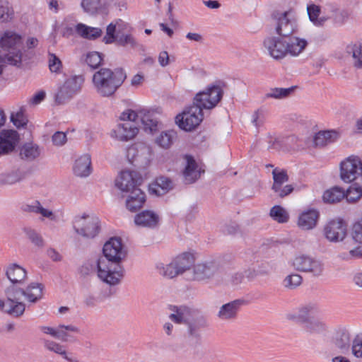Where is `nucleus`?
Here are the masks:
<instances>
[{
  "instance_id": "49530a36",
  "label": "nucleus",
  "mask_w": 362,
  "mask_h": 362,
  "mask_svg": "<svg viewBox=\"0 0 362 362\" xmlns=\"http://www.w3.org/2000/svg\"><path fill=\"white\" fill-rule=\"evenodd\" d=\"M40 154L39 148L37 145L28 143L24 144L20 151V156L22 159L26 160H33Z\"/></svg>"
},
{
  "instance_id": "a878e982",
  "label": "nucleus",
  "mask_w": 362,
  "mask_h": 362,
  "mask_svg": "<svg viewBox=\"0 0 362 362\" xmlns=\"http://www.w3.org/2000/svg\"><path fill=\"white\" fill-rule=\"evenodd\" d=\"M319 216V212L315 209L304 211L298 216L297 226L303 230H312L316 226Z\"/></svg>"
},
{
  "instance_id": "aec40b11",
  "label": "nucleus",
  "mask_w": 362,
  "mask_h": 362,
  "mask_svg": "<svg viewBox=\"0 0 362 362\" xmlns=\"http://www.w3.org/2000/svg\"><path fill=\"white\" fill-rule=\"evenodd\" d=\"M332 341L341 353H348L352 341L349 329L346 327L337 328L332 337Z\"/></svg>"
},
{
  "instance_id": "f3484780",
  "label": "nucleus",
  "mask_w": 362,
  "mask_h": 362,
  "mask_svg": "<svg viewBox=\"0 0 362 362\" xmlns=\"http://www.w3.org/2000/svg\"><path fill=\"white\" fill-rule=\"evenodd\" d=\"M151 156V149L144 144H137L127 149V157L129 162L134 165L147 164Z\"/></svg>"
},
{
  "instance_id": "c756f323",
  "label": "nucleus",
  "mask_w": 362,
  "mask_h": 362,
  "mask_svg": "<svg viewBox=\"0 0 362 362\" xmlns=\"http://www.w3.org/2000/svg\"><path fill=\"white\" fill-rule=\"evenodd\" d=\"M129 193L126 200V206L128 210L134 212L143 206L146 202V195L141 189H134Z\"/></svg>"
},
{
  "instance_id": "4c0bfd02",
  "label": "nucleus",
  "mask_w": 362,
  "mask_h": 362,
  "mask_svg": "<svg viewBox=\"0 0 362 362\" xmlns=\"http://www.w3.org/2000/svg\"><path fill=\"white\" fill-rule=\"evenodd\" d=\"M179 272L182 274L186 270H188L194 262V257L189 252H183L173 259Z\"/></svg>"
},
{
  "instance_id": "3c124183",
  "label": "nucleus",
  "mask_w": 362,
  "mask_h": 362,
  "mask_svg": "<svg viewBox=\"0 0 362 362\" xmlns=\"http://www.w3.org/2000/svg\"><path fill=\"white\" fill-rule=\"evenodd\" d=\"M102 54L98 52H90L85 57L86 64L93 69L99 68L103 62Z\"/></svg>"
},
{
  "instance_id": "9b49d317",
  "label": "nucleus",
  "mask_w": 362,
  "mask_h": 362,
  "mask_svg": "<svg viewBox=\"0 0 362 362\" xmlns=\"http://www.w3.org/2000/svg\"><path fill=\"white\" fill-rule=\"evenodd\" d=\"M203 118V110L193 103L182 114L177 115L175 122L180 129L189 132L197 127L202 122Z\"/></svg>"
},
{
  "instance_id": "8fccbe9b",
  "label": "nucleus",
  "mask_w": 362,
  "mask_h": 362,
  "mask_svg": "<svg viewBox=\"0 0 362 362\" xmlns=\"http://www.w3.org/2000/svg\"><path fill=\"white\" fill-rule=\"evenodd\" d=\"M115 42L122 47L130 45L132 48H135L138 46L136 39L131 34L123 33L115 35L112 43Z\"/></svg>"
},
{
  "instance_id": "20e7f679",
  "label": "nucleus",
  "mask_w": 362,
  "mask_h": 362,
  "mask_svg": "<svg viewBox=\"0 0 362 362\" xmlns=\"http://www.w3.org/2000/svg\"><path fill=\"white\" fill-rule=\"evenodd\" d=\"M127 78V74L123 69L100 68L95 71L92 77L93 88L96 93L104 98L115 95L118 88Z\"/></svg>"
},
{
  "instance_id": "9d476101",
  "label": "nucleus",
  "mask_w": 362,
  "mask_h": 362,
  "mask_svg": "<svg viewBox=\"0 0 362 362\" xmlns=\"http://www.w3.org/2000/svg\"><path fill=\"white\" fill-rule=\"evenodd\" d=\"M340 177L345 182L362 183V161L358 156H351L341 161Z\"/></svg>"
},
{
  "instance_id": "13d9d810",
  "label": "nucleus",
  "mask_w": 362,
  "mask_h": 362,
  "mask_svg": "<svg viewBox=\"0 0 362 362\" xmlns=\"http://www.w3.org/2000/svg\"><path fill=\"white\" fill-rule=\"evenodd\" d=\"M351 345L352 354L356 358H362V332L354 337Z\"/></svg>"
},
{
  "instance_id": "f03ea898",
  "label": "nucleus",
  "mask_w": 362,
  "mask_h": 362,
  "mask_svg": "<svg viewBox=\"0 0 362 362\" xmlns=\"http://www.w3.org/2000/svg\"><path fill=\"white\" fill-rule=\"evenodd\" d=\"M103 252L104 257L98 258L99 279L110 286L117 285L124 276L120 262L127 255L121 238H110L105 243Z\"/></svg>"
},
{
  "instance_id": "0eeeda50",
  "label": "nucleus",
  "mask_w": 362,
  "mask_h": 362,
  "mask_svg": "<svg viewBox=\"0 0 362 362\" xmlns=\"http://www.w3.org/2000/svg\"><path fill=\"white\" fill-rule=\"evenodd\" d=\"M272 28L280 37L294 38L293 35L298 30L296 19L291 11H274L272 15Z\"/></svg>"
},
{
  "instance_id": "c9c22d12",
  "label": "nucleus",
  "mask_w": 362,
  "mask_h": 362,
  "mask_svg": "<svg viewBox=\"0 0 362 362\" xmlns=\"http://www.w3.org/2000/svg\"><path fill=\"white\" fill-rule=\"evenodd\" d=\"M187 324L189 335L194 337H199L200 329L207 326L206 320L202 315H197L192 319L189 318Z\"/></svg>"
},
{
  "instance_id": "338daca9",
  "label": "nucleus",
  "mask_w": 362,
  "mask_h": 362,
  "mask_svg": "<svg viewBox=\"0 0 362 362\" xmlns=\"http://www.w3.org/2000/svg\"><path fill=\"white\" fill-rule=\"evenodd\" d=\"M252 122L256 127H261L264 123V119L259 110L254 112L252 116Z\"/></svg>"
},
{
  "instance_id": "774afa93",
  "label": "nucleus",
  "mask_w": 362,
  "mask_h": 362,
  "mask_svg": "<svg viewBox=\"0 0 362 362\" xmlns=\"http://www.w3.org/2000/svg\"><path fill=\"white\" fill-rule=\"evenodd\" d=\"M40 329L44 334H49L55 339L57 338L58 327L54 328L48 326H41L40 327Z\"/></svg>"
},
{
  "instance_id": "4d7b16f0",
  "label": "nucleus",
  "mask_w": 362,
  "mask_h": 362,
  "mask_svg": "<svg viewBox=\"0 0 362 362\" xmlns=\"http://www.w3.org/2000/svg\"><path fill=\"white\" fill-rule=\"evenodd\" d=\"M303 278L300 274H291L284 279V286L288 289H294L301 284Z\"/></svg>"
},
{
  "instance_id": "7ed1b4c3",
  "label": "nucleus",
  "mask_w": 362,
  "mask_h": 362,
  "mask_svg": "<svg viewBox=\"0 0 362 362\" xmlns=\"http://www.w3.org/2000/svg\"><path fill=\"white\" fill-rule=\"evenodd\" d=\"M263 46L270 57L276 60L284 59L287 55L297 57L308 46L303 38H286L280 36H269L263 41Z\"/></svg>"
},
{
  "instance_id": "864d4df0",
  "label": "nucleus",
  "mask_w": 362,
  "mask_h": 362,
  "mask_svg": "<svg viewBox=\"0 0 362 362\" xmlns=\"http://www.w3.org/2000/svg\"><path fill=\"white\" fill-rule=\"evenodd\" d=\"M11 120L17 128L25 127L28 122L25 115V108L21 107L16 113H11Z\"/></svg>"
},
{
  "instance_id": "052dcab7",
  "label": "nucleus",
  "mask_w": 362,
  "mask_h": 362,
  "mask_svg": "<svg viewBox=\"0 0 362 362\" xmlns=\"http://www.w3.org/2000/svg\"><path fill=\"white\" fill-rule=\"evenodd\" d=\"M362 197V188L360 186H351L345 194L346 200L350 202H355Z\"/></svg>"
},
{
  "instance_id": "bb28decb",
  "label": "nucleus",
  "mask_w": 362,
  "mask_h": 362,
  "mask_svg": "<svg viewBox=\"0 0 362 362\" xmlns=\"http://www.w3.org/2000/svg\"><path fill=\"white\" fill-rule=\"evenodd\" d=\"M21 209L24 212L40 214L43 218H47L51 221L56 220V216L53 211L44 208L38 200L23 204Z\"/></svg>"
},
{
  "instance_id": "58836bf2",
  "label": "nucleus",
  "mask_w": 362,
  "mask_h": 362,
  "mask_svg": "<svg viewBox=\"0 0 362 362\" xmlns=\"http://www.w3.org/2000/svg\"><path fill=\"white\" fill-rule=\"evenodd\" d=\"M345 197V192L343 189L334 187L326 190L322 196L323 201L329 204L339 202Z\"/></svg>"
},
{
  "instance_id": "c03bdc74",
  "label": "nucleus",
  "mask_w": 362,
  "mask_h": 362,
  "mask_svg": "<svg viewBox=\"0 0 362 362\" xmlns=\"http://www.w3.org/2000/svg\"><path fill=\"white\" fill-rule=\"evenodd\" d=\"M296 87L291 86L290 88H271L269 92L264 94L263 98L267 100L268 98L274 99H284L290 96L294 91Z\"/></svg>"
},
{
  "instance_id": "bf43d9fd",
  "label": "nucleus",
  "mask_w": 362,
  "mask_h": 362,
  "mask_svg": "<svg viewBox=\"0 0 362 362\" xmlns=\"http://www.w3.org/2000/svg\"><path fill=\"white\" fill-rule=\"evenodd\" d=\"M98 259L96 261H88L85 262L80 268V273L82 275H89L92 273L97 272L99 277V269L98 267Z\"/></svg>"
},
{
  "instance_id": "f257e3e1",
  "label": "nucleus",
  "mask_w": 362,
  "mask_h": 362,
  "mask_svg": "<svg viewBox=\"0 0 362 362\" xmlns=\"http://www.w3.org/2000/svg\"><path fill=\"white\" fill-rule=\"evenodd\" d=\"M6 276L11 285L5 291L6 300H0V309L12 316L19 317L25 309V304L19 301L21 297L24 296L30 303H36L42 297L44 286L41 284L31 283L25 290L20 288L18 286L25 280L27 273L16 264H10L6 268Z\"/></svg>"
},
{
  "instance_id": "37998d69",
  "label": "nucleus",
  "mask_w": 362,
  "mask_h": 362,
  "mask_svg": "<svg viewBox=\"0 0 362 362\" xmlns=\"http://www.w3.org/2000/svg\"><path fill=\"white\" fill-rule=\"evenodd\" d=\"M317 310V308L316 305L312 303L305 305L299 308V310L297 315L294 316V318L297 320V322L303 325L312 319L310 316L315 314Z\"/></svg>"
},
{
  "instance_id": "0e129e2a",
  "label": "nucleus",
  "mask_w": 362,
  "mask_h": 362,
  "mask_svg": "<svg viewBox=\"0 0 362 362\" xmlns=\"http://www.w3.org/2000/svg\"><path fill=\"white\" fill-rule=\"evenodd\" d=\"M49 68L52 72H58L62 68V62L54 54H49Z\"/></svg>"
},
{
  "instance_id": "a19ab883",
  "label": "nucleus",
  "mask_w": 362,
  "mask_h": 362,
  "mask_svg": "<svg viewBox=\"0 0 362 362\" xmlns=\"http://www.w3.org/2000/svg\"><path fill=\"white\" fill-rule=\"evenodd\" d=\"M174 313L170 315L169 318L177 324L187 323L191 317V310L185 306L174 307Z\"/></svg>"
},
{
  "instance_id": "a211bd4d",
  "label": "nucleus",
  "mask_w": 362,
  "mask_h": 362,
  "mask_svg": "<svg viewBox=\"0 0 362 362\" xmlns=\"http://www.w3.org/2000/svg\"><path fill=\"white\" fill-rule=\"evenodd\" d=\"M243 303V300L236 299L222 305L216 315L218 318L223 322L235 320Z\"/></svg>"
},
{
  "instance_id": "ea45409f",
  "label": "nucleus",
  "mask_w": 362,
  "mask_h": 362,
  "mask_svg": "<svg viewBox=\"0 0 362 362\" xmlns=\"http://www.w3.org/2000/svg\"><path fill=\"white\" fill-rule=\"evenodd\" d=\"M80 329L75 325H59L58 326L57 339L62 341H69L73 338L74 334H78Z\"/></svg>"
},
{
  "instance_id": "e2e57ef3",
  "label": "nucleus",
  "mask_w": 362,
  "mask_h": 362,
  "mask_svg": "<svg viewBox=\"0 0 362 362\" xmlns=\"http://www.w3.org/2000/svg\"><path fill=\"white\" fill-rule=\"evenodd\" d=\"M120 118L124 122H130L134 123V122L137 119H140V111L139 112H136L134 110H127V111L122 112Z\"/></svg>"
},
{
  "instance_id": "680f3d73",
  "label": "nucleus",
  "mask_w": 362,
  "mask_h": 362,
  "mask_svg": "<svg viewBox=\"0 0 362 362\" xmlns=\"http://www.w3.org/2000/svg\"><path fill=\"white\" fill-rule=\"evenodd\" d=\"M81 6L87 13H95L99 6V0H82Z\"/></svg>"
},
{
  "instance_id": "f8f14e48",
  "label": "nucleus",
  "mask_w": 362,
  "mask_h": 362,
  "mask_svg": "<svg viewBox=\"0 0 362 362\" xmlns=\"http://www.w3.org/2000/svg\"><path fill=\"white\" fill-rule=\"evenodd\" d=\"M292 266L296 271L309 273L315 277L321 276L324 271V264L320 260L303 254L295 257Z\"/></svg>"
},
{
  "instance_id": "a18cd8bd",
  "label": "nucleus",
  "mask_w": 362,
  "mask_h": 362,
  "mask_svg": "<svg viewBox=\"0 0 362 362\" xmlns=\"http://www.w3.org/2000/svg\"><path fill=\"white\" fill-rule=\"evenodd\" d=\"M177 138V133L174 130L163 132L156 139V143L163 148H168Z\"/></svg>"
},
{
  "instance_id": "5701e85b",
  "label": "nucleus",
  "mask_w": 362,
  "mask_h": 362,
  "mask_svg": "<svg viewBox=\"0 0 362 362\" xmlns=\"http://www.w3.org/2000/svg\"><path fill=\"white\" fill-rule=\"evenodd\" d=\"M129 28V24L123 20L116 19L113 21L107 26L106 34L103 38V42L105 44H112L115 35L123 34Z\"/></svg>"
},
{
  "instance_id": "2eb2a0df",
  "label": "nucleus",
  "mask_w": 362,
  "mask_h": 362,
  "mask_svg": "<svg viewBox=\"0 0 362 362\" xmlns=\"http://www.w3.org/2000/svg\"><path fill=\"white\" fill-rule=\"evenodd\" d=\"M274 183L272 187L275 196L284 198L293 191L291 185H285L288 181V175L286 170L275 168L272 171Z\"/></svg>"
},
{
  "instance_id": "69168bd1",
  "label": "nucleus",
  "mask_w": 362,
  "mask_h": 362,
  "mask_svg": "<svg viewBox=\"0 0 362 362\" xmlns=\"http://www.w3.org/2000/svg\"><path fill=\"white\" fill-rule=\"evenodd\" d=\"M52 142L56 146H62L66 142V135L62 132H57L52 138Z\"/></svg>"
},
{
  "instance_id": "412c9836",
  "label": "nucleus",
  "mask_w": 362,
  "mask_h": 362,
  "mask_svg": "<svg viewBox=\"0 0 362 362\" xmlns=\"http://www.w3.org/2000/svg\"><path fill=\"white\" fill-rule=\"evenodd\" d=\"M217 271L218 266L213 261L197 264L193 269V278L197 281L209 279L214 276Z\"/></svg>"
},
{
  "instance_id": "f704fd0d",
  "label": "nucleus",
  "mask_w": 362,
  "mask_h": 362,
  "mask_svg": "<svg viewBox=\"0 0 362 362\" xmlns=\"http://www.w3.org/2000/svg\"><path fill=\"white\" fill-rule=\"evenodd\" d=\"M173 187V182L165 177H160L156 179V183L150 186L149 191L158 196L167 193Z\"/></svg>"
},
{
  "instance_id": "de8ad7c7",
  "label": "nucleus",
  "mask_w": 362,
  "mask_h": 362,
  "mask_svg": "<svg viewBox=\"0 0 362 362\" xmlns=\"http://www.w3.org/2000/svg\"><path fill=\"white\" fill-rule=\"evenodd\" d=\"M157 269L160 275L168 279H173L181 274L173 260L166 265L162 264L158 265Z\"/></svg>"
},
{
  "instance_id": "7c9ffc66",
  "label": "nucleus",
  "mask_w": 362,
  "mask_h": 362,
  "mask_svg": "<svg viewBox=\"0 0 362 362\" xmlns=\"http://www.w3.org/2000/svg\"><path fill=\"white\" fill-rule=\"evenodd\" d=\"M187 165L183 172L185 182L192 184L199 179L201 175L200 170L194 158L190 156H186Z\"/></svg>"
},
{
  "instance_id": "cd10ccee",
  "label": "nucleus",
  "mask_w": 362,
  "mask_h": 362,
  "mask_svg": "<svg viewBox=\"0 0 362 362\" xmlns=\"http://www.w3.org/2000/svg\"><path fill=\"white\" fill-rule=\"evenodd\" d=\"M139 129L136 124L130 122H124L118 124L114 131L116 137L121 141L130 140L138 134Z\"/></svg>"
},
{
  "instance_id": "72a5a7b5",
  "label": "nucleus",
  "mask_w": 362,
  "mask_h": 362,
  "mask_svg": "<svg viewBox=\"0 0 362 362\" xmlns=\"http://www.w3.org/2000/svg\"><path fill=\"white\" fill-rule=\"evenodd\" d=\"M76 32L81 37L89 40H95L103 34L100 28L88 26L83 23H78L76 25Z\"/></svg>"
},
{
  "instance_id": "b1692460",
  "label": "nucleus",
  "mask_w": 362,
  "mask_h": 362,
  "mask_svg": "<svg viewBox=\"0 0 362 362\" xmlns=\"http://www.w3.org/2000/svg\"><path fill=\"white\" fill-rule=\"evenodd\" d=\"M346 57L356 69H362V43L351 42L345 49Z\"/></svg>"
},
{
  "instance_id": "6e6552de",
  "label": "nucleus",
  "mask_w": 362,
  "mask_h": 362,
  "mask_svg": "<svg viewBox=\"0 0 362 362\" xmlns=\"http://www.w3.org/2000/svg\"><path fill=\"white\" fill-rule=\"evenodd\" d=\"M73 228L77 234L84 238H93L100 233V221L98 217L86 214L76 216Z\"/></svg>"
},
{
  "instance_id": "5fc2aeb1",
  "label": "nucleus",
  "mask_w": 362,
  "mask_h": 362,
  "mask_svg": "<svg viewBox=\"0 0 362 362\" xmlns=\"http://www.w3.org/2000/svg\"><path fill=\"white\" fill-rule=\"evenodd\" d=\"M13 11L7 1L0 0V21L8 22L13 18Z\"/></svg>"
},
{
  "instance_id": "423d86ee",
  "label": "nucleus",
  "mask_w": 362,
  "mask_h": 362,
  "mask_svg": "<svg viewBox=\"0 0 362 362\" xmlns=\"http://www.w3.org/2000/svg\"><path fill=\"white\" fill-rule=\"evenodd\" d=\"M351 240H346L339 246L338 257L343 260L362 258V219L351 228Z\"/></svg>"
},
{
  "instance_id": "dca6fc26",
  "label": "nucleus",
  "mask_w": 362,
  "mask_h": 362,
  "mask_svg": "<svg viewBox=\"0 0 362 362\" xmlns=\"http://www.w3.org/2000/svg\"><path fill=\"white\" fill-rule=\"evenodd\" d=\"M141 177L134 171L124 170L120 173L115 180L116 187L122 192H129L134 189H139Z\"/></svg>"
},
{
  "instance_id": "393cba45",
  "label": "nucleus",
  "mask_w": 362,
  "mask_h": 362,
  "mask_svg": "<svg viewBox=\"0 0 362 362\" xmlns=\"http://www.w3.org/2000/svg\"><path fill=\"white\" fill-rule=\"evenodd\" d=\"M134 222L139 226L155 228L159 224L160 217L153 211L145 210L136 215Z\"/></svg>"
},
{
  "instance_id": "c85d7f7f",
  "label": "nucleus",
  "mask_w": 362,
  "mask_h": 362,
  "mask_svg": "<svg viewBox=\"0 0 362 362\" xmlns=\"http://www.w3.org/2000/svg\"><path fill=\"white\" fill-rule=\"evenodd\" d=\"M91 158L89 154H83L78 158L74 165V173L81 177H88L91 173Z\"/></svg>"
},
{
  "instance_id": "1a4fd4ad",
  "label": "nucleus",
  "mask_w": 362,
  "mask_h": 362,
  "mask_svg": "<svg viewBox=\"0 0 362 362\" xmlns=\"http://www.w3.org/2000/svg\"><path fill=\"white\" fill-rule=\"evenodd\" d=\"M223 95V88L219 85L212 84L204 90L197 93L193 103L202 110H211L221 100Z\"/></svg>"
},
{
  "instance_id": "6e6d98bb",
  "label": "nucleus",
  "mask_w": 362,
  "mask_h": 362,
  "mask_svg": "<svg viewBox=\"0 0 362 362\" xmlns=\"http://www.w3.org/2000/svg\"><path fill=\"white\" fill-rule=\"evenodd\" d=\"M24 232L28 238L37 247H42L44 246V240L42 237L36 230L30 228H25Z\"/></svg>"
},
{
  "instance_id": "2f4dec72",
  "label": "nucleus",
  "mask_w": 362,
  "mask_h": 362,
  "mask_svg": "<svg viewBox=\"0 0 362 362\" xmlns=\"http://www.w3.org/2000/svg\"><path fill=\"white\" fill-rule=\"evenodd\" d=\"M43 345L47 350L62 356L69 362H79L76 357L71 354H68L65 347L59 343L49 339H44Z\"/></svg>"
},
{
  "instance_id": "39448f33",
  "label": "nucleus",
  "mask_w": 362,
  "mask_h": 362,
  "mask_svg": "<svg viewBox=\"0 0 362 362\" xmlns=\"http://www.w3.org/2000/svg\"><path fill=\"white\" fill-rule=\"evenodd\" d=\"M21 37L15 32L7 30L0 38V75L5 63L20 66L23 56L19 47Z\"/></svg>"
},
{
  "instance_id": "09e8293b",
  "label": "nucleus",
  "mask_w": 362,
  "mask_h": 362,
  "mask_svg": "<svg viewBox=\"0 0 362 362\" xmlns=\"http://www.w3.org/2000/svg\"><path fill=\"white\" fill-rule=\"evenodd\" d=\"M270 216L278 223H286L289 219L287 211L281 206H273L269 212Z\"/></svg>"
},
{
  "instance_id": "e433bc0d",
  "label": "nucleus",
  "mask_w": 362,
  "mask_h": 362,
  "mask_svg": "<svg viewBox=\"0 0 362 362\" xmlns=\"http://www.w3.org/2000/svg\"><path fill=\"white\" fill-rule=\"evenodd\" d=\"M338 136V133L335 131L319 132L314 137V144L318 147L325 146L335 141Z\"/></svg>"
},
{
  "instance_id": "ddd939ff",
  "label": "nucleus",
  "mask_w": 362,
  "mask_h": 362,
  "mask_svg": "<svg viewBox=\"0 0 362 362\" xmlns=\"http://www.w3.org/2000/svg\"><path fill=\"white\" fill-rule=\"evenodd\" d=\"M81 78L76 76L66 79L55 95V103L62 105L71 100L81 90Z\"/></svg>"
},
{
  "instance_id": "79ce46f5",
  "label": "nucleus",
  "mask_w": 362,
  "mask_h": 362,
  "mask_svg": "<svg viewBox=\"0 0 362 362\" xmlns=\"http://www.w3.org/2000/svg\"><path fill=\"white\" fill-rule=\"evenodd\" d=\"M303 329L310 334H320L327 331V326L322 321L312 318L303 324Z\"/></svg>"
},
{
  "instance_id": "6ab92c4d",
  "label": "nucleus",
  "mask_w": 362,
  "mask_h": 362,
  "mask_svg": "<svg viewBox=\"0 0 362 362\" xmlns=\"http://www.w3.org/2000/svg\"><path fill=\"white\" fill-rule=\"evenodd\" d=\"M18 134L14 130H2L0 133V156L13 151L18 142Z\"/></svg>"
},
{
  "instance_id": "4468645a",
  "label": "nucleus",
  "mask_w": 362,
  "mask_h": 362,
  "mask_svg": "<svg viewBox=\"0 0 362 362\" xmlns=\"http://www.w3.org/2000/svg\"><path fill=\"white\" fill-rule=\"evenodd\" d=\"M323 233L325 238L331 243L342 242L347 235V226L342 219H332L325 224Z\"/></svg>"
},
{
  "instance_id": "4be33fe9",
  "label": "nucleus",
  "mask_w": 362,
  "mask_h": 362,
  "mask_svg": "<svg viewBox=\"0 0 362 362\" xmlns=\"http://www.w3.org/2000/svg\"><path fill=\"white\" fill-rule=\"evenodd\" d=\"M325 10L330 11L332 13L327 15L326 17H319L320 14V6L312 4L308 6L307 8L308 14L310 20L317 26H322L324 23L329 19L334 16V13L337 12L339 10L334 6L331 4H327L325 7Z\"/></svg>"
},
{
  "instance_id": "473e14b6",
  "label": "nucleus",
  "mask_w": 362,
  "mask_h": 362,
  "mask_svg": "<svg viewBox=\"0 0 362 362\" xmlns=\"http://www.w3.org/2000/svg\"><path fill=\"white\" fill-rule=\"evenodd\" d=\"M140 120L146 132L153 134L158 129V121L153 112L147 110L140 111Z\"/></svg>"
},
{
  "instance_id": "603ef678",
  "label": "nucleus",
  "mask_w": 362,
  "mask_h": 362,
  "mask_svg": "<svg viewBox=\"0 0 362 362\" xmlns=\"http://www.w3.org/2000/svg\"><path fill=\"white\" fill-rule=\"evenodd\" d=\"M23 179L22 173L19 170L12 171L0 176V183L3 185H13Z\"/></svg>"
}]
</instances>
